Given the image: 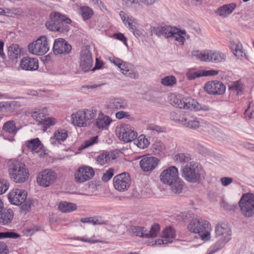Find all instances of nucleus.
Instances as JSON below:
<instances>
[{"mask_svg":"<svg viewBox=\"0 0 254 254\" xmlns=\"http://www.w3.org/2000/svg\"><path fill=\"white\" fill-rule=\"evenodd\" d=\"M153 33L158 36H162L166 38L172 37L182 45H184L185 41V38L184 36H186L188 39L190 37L185 30H180L170 26L154 27Z\"/></svg>","mask_w":254,"mask_h":254,"instance_id":"1","label":"nucleus"},{"mask_svg":"<svg viewBox=\"0 0 254 254\" xmlns=\"http://www.w3.org/2000/svg\"><path fill=\"white\" fill-rule=\"evenodd\" d=\"M182 177L191 183H199L204 170L200 164L195 162H190L181 169Z\"/></svg>","mask_w":254,"mask_h":254,"instance_id":"2","label":"nucleus"},{"mask_svg":"<svg viewBox=\"0 0 254 254\" xmlns=\"http://www.w3.org/2000/svg\"><path fill=\"white\" fill-rule=\"evenodd\" d=\"M10 178L16 183H23L28 178L29 171L25 164L18 160H12L9 165Z\"/></svg>","mask_w":254,"mask_h":254,"instance_id":"3","label":"nucleus"},{"mask_svg":"<svg viewBox=\"0 0 254 254\" xmlns=\"http://www.w3.org/2000/svg\"><path fill=\"white\" fill-rule=\"evenodd\" d=\"M27 192L24 190L15 189L12 190L8 194V199L11 203L20 205L21 210L26 213L30 211L33 205V201L27 198Z\"/></svg>","mask_w":254,"mask_h":254,"instance_id":"4","label":"nucleus"},{"mask_svg":"<svg viewBox=\"0 0 254 254\" xmlns=\"http://www.w3.org/2000/svg\"><path fill=\"white\" fill-rule=\"evenodd\" d=\"M188 229L191 233L198 234L203 241L210 239L211 224L207 220L193 219L189 223Z\"/></svg>","mask_w":254,"mask_h":254,"instance_id":"5","label":"nucleus"},{"mask_svg":"<svg viewBox=\"0 0 254 254\" xmlns=\"http://www.w3.org/2000/svg\"><path fill=\"white\" fill-rule=\"evenodd\" d=\"M216 237L218 240L213 245L214 252L223 248L231 239L232 231L230 227L226 223H221L215 227Z\"/></svg>","mask_w":254,"mask_h":254,"instance_id":"6","label":"nucleus"},{"mask_svg":"<svg viewBox=\"0 0 254 254\" xmlns=\"http://www.w3.org/2000/svg\"><path fill=\"white\" fill-rule=\"evenodd\" d=\"M97 114L95 110H80L71 115L73 125L79 127H86L93 122V119Z\"/></svg>","mask_w":254,"mask_h":254,"instance_id":"7","label":"nucleus"},{"mask_svg":"<svg viewBox=\"0 0 254 254\" xmlns=\"http://www.w3.org/2000/svg\"><path fill=\"white\" fill-rule=\"evenodd\" d=\"M239 206L242 214L245 217L253 216L254 215V194H243L239 200Z\"/></svg>","mask_w":254,"mask_h":254,"instance_id":"8","label":"nucleus"},{"mask_svg":"<svg viewBox=\"0 0 254 254\" xmlns=\"http://www.w3.org/2000/svg\"><path fill=\"white\" fill-rule=\"evenodd\" d=\"M29 52L36 56H43L49 50V41L46 36H41L27 47Z\"/></svg>","mask_w":254,"mask_h":254,"instance_id":"9","label":"nucleus"},{"mask_svg":"<svg viewBox=\"0 0 254 254\" xmlns=\"http://www.w3.org/2000/svg\"><path fill=\"white\" fill-rule=\"evenodd\" d=\"M57 174L52 169H45L41 171L37 177L38 184L43 187L52 185L56 180Z\"/></svg>","mask_w":254,"mask_h":254,"instance_id":"10","label":"nucleus"},{"mask_svg":"<svg viewBox=\"0 0 254 254\" xmlns=\"http://www.w3.org/2000/svg\"><path fill=\"white\" fill-rule=\"evenodd\" d=\"M116 131L119 139L126 143L134 140L137 136V132L128 125H122Z\"/></svg>","mask_w":254,"mask_h":254,"instance_id":"11","label":"nucleus"},{"mask_svg":"<svg viewBox=\"0 0 254 254\" xmlns=\"http://www.w3.org/2000/svg\"><path fill=\"white\" fill-rule=\"evenodd\" d=\"M131 183L130 176L126 172L116 176L113 179V184L115 188L120 191H124L129 187Z\"/></svg>","mask_w":254,"mask_h":254,"instance_id":"12","label":"nucleus"},{"mask_svg":"<svg viewBox=\"0 0 254 254\" xmlns=\"http://www.w3.org/2000/svg\"><path fill=\"white\" fill-rule=\"evenodd\" d=\"M93 60L90 50L87 48L82 50L80 56V67L84 72L89 71L92 67Z\"/></svg>","mask_w":254,"mask_h":254,"instance_id":"13","label":"nucleus"},{"mask_svg":"<svg viewBox=\"0 0 254 254\" xmlns=\"http://www.w3.org/2000/svg\"><path fill=\"white\" fill-rule=\"evenodd\" d=\"M179 179L178 170L175 166H171L163 170L160 175V181L164 184L168 185Z\"/></svg>","mask_w":254,"mask_h":254,"instance_id":"14","label":"nucleus"},{"mask_svg":"<svg viewBox=\"0 0 254 254\" xmlns=\"http://www.w3.org/2000/svg\"><path fill=\"white\" fill-rule=\"evenodd\" d=\"M94 174L92 168L89 166L81 167L75 174V179L77 182L83 183L92 179Z\"/></svg>","mask_w":254,"mask_h":254,"instance_id":"15","label":"nucleus"},{"mask_svg":"<svg viewBox=\"0 0 254 254\" xmlns=\"http://www.w3.org/2000/svg\"><path fill=\"white\" fill-rule=\"evenodd\" d=\"M204 90L209 94L221 95L225 92L226 87L220 81H211L205 84Z\"/></svg>","mask_w":254,"mask_h":254,"instance_id":"16","label":"nucleus"},{"mask_svg":"<svg viewBox=\"0 0 254 254\" xmlns=\"http://www.w3.org/2000/svg\"><path fill=\"white\" fill-rule=\"evenodd\" d=\"M71 50V46L63 38L56 39L53 46V52L55 55L67 54Z\"/></svg>","mask_w":254,"mask_h":254,"instance_id":"17","label":"nucleus"},{"mask_svg":"<svg viewBox=\"0 0 254 254\" xmlns=\"http://www.w3.org/2000/svg\"><path fill=\"white\" fill-rule=\"evenodd\" d=\"M244 89L245 85L240 80L231 82L228 85L230 96L235 100H238V97L243 94Z\"/></svg>","mask_w":254,"mask_h":254,"instance_id":"18","label":"nucleus"},{"mask_svg":"<svg viewBox=\"0 0 254 254\" xmlns=\"http://www.w3.org/2000/svg\"><path fill=\"white\" fill-rule=\"evenodd\" d=\"M159 160L154 157H146L139 162L141 169L144 172H151L158 165Z\"/></svg>","mask_w":254,"mask_h":254,"instance_id":"19","label":"nucleus"},{"mask_svg":"<svg viewBox=\"0 0 254 254\" xmlns=\"http://www.w3.org/2000/svg\"><path fill=\"white\" fill-rule=\"evenodd\" d=\"M20 64L22 69L27 71H35L39 67L38 60L29 57H23L20 61Z\"/></svg>","mask_w":254,"mask_h":254,"instance_id":"20","label":"nucleus"},{"mask_svg":"<svg viewBox=\"0 0 254 254\" xmlns=\"http://www.w3.org/2000/svg\"><path fill=\"white\" fill-rule=\"evenodd\" d=\"M61 18H64V15L58 12H52L50 15L49 19L46 22L45 25L50 31H57Z\"/></svg>","mask_w":254,"mask_h":254,"instance_id":"21","label":"nucleus"},{"mask_svg":"<svg viewBox=\"0 0 254 254\" xmlns=\"http://www.w3.org/2000/svg\"><path fill=\"white\" fill-rule=\"evenodd\" d=\"M179 108L187 110H198L200 105L194 100L190 97H184L182 95V99L179 105Z\"/></svg>","mask_w":254,"mask_h":254,"instance_id":"22","label":"nucleus"},{"mask_svg":"<svg viewBox=\"0 0 254 254\" xmlns=\"http://www.w3.org/2000/svg\"><path fill=\"white\" fill-rule=\"evenodd\" d=\"M68 136V132L64 129L60 128L56 130L54 134L50 138V143L53 145H59L64 141Z\"/></svg>","mask_w":254,"mask_h":254,"instance_id":"23","label":"nucleus"},{"mask_svg":"<svg viewBox=\"0 0 254 254\" xmlns=\"http://www.w3.org/2000/svg\"><path fill=\"white\" fill-rule=\"evenodd\" d=\"M181 123L186 127L192 129L200 127L201 122L196 117L186 116L181 119Z\"/></svg>","mask_w":254,"mask_h":254,"instance_id":"24","label":"nucleus"},{"mask_svg":"<svg viewBox=\"0 0 254 254\" xmlns=\"http://www.w3.org/2000/svg\"><path fill=\"white\" fill-rule=\"evenodd\" d=\"M119 68L122 73L127 77L134 79H136L138 77V72L129 63L123 61Z\"/></svg>","mask_w":254,"mask_h":254,"instance_id":"25","label":"nucleus"},{"mask_svg":"<svg viewBox=\"0 0 254 254\" xmlns=\"http://www.w3.org/2000/svg\"><path fill=\"white\" fill-rule=\"evenodd\" d=\"M108 108L112 110L126 109L128 107L127 101L122 98H114L111 99L107 103Z\"/></svg>","mask_w":254,"mask_h":254,"instance_id":"26","label":"nucleus"},{"mask_svg":"<svg viewBox=\"0 0 254 254\" xmlns=\"http://www.w3.org/2000/svg\"><path fill=\"white\" fill-rule=\"evenodd\" d=\"M175 237L176 232L175 230L172 227H168L163 232V239H159L157 242L159 245L171 243Z\"/></svg>","mask_w":254,"mask_h":254,"instance_id":"27","label":"nucleus"},{"mask_svg":"<svg viewBox=\"0 0 254 254\" xmlns=\"http://www.w3.org/2000/svg\"><path fill=\"white\" fill-rule=\"evenodd\" d=\"M112 122L111 119L102 113L98 115L94 125L99 129H104L107 127Z\"/></svg>","mask_w":254,"mask_h":254,"instance_id":"28","label":"nucleus"},{"mask_svg":"<svg viewBox=\"0 0 254 254\" xmlns=\"http://www.w3.org/2000/svg\"><path fill=\"white\" fill-rule=\"evenodd\" d=\"M116 154L114 152L105 151L100 153L96 158L97 162L101 165H104L111 160L115 159Z\"/></svg>","mask_w":254,"mask_h":254,"instance_id":"29","label":"nucleus"},{"mask_svg":"<svg viewBox=\"0 0 254 254\" xmlns=\"http://www.w3.org/2000/svg\"><path fill=\"white\" fill-rule=\"evenodd\" d=\"M13 217V212L11 209H2L0 211V224L7 225L10 223Z\"/></svg>","mask_w":254,"mask_h":254,"instance_id":"30","label":"nucleus"},{"mask_svg":"<svg viewBox=\"0 0 254 254\" xmlns=\"http://www.w3.org/2000/svg\"><path fill=\"white\" fill-rule=\"evenodd\" d=\"M236 7V4L231 3L223 5L218 8L216 11L217 15L222 17H225L231 14Z\"/></svg>","mask_w":254,"mask_h":254,"instance_id":"31","label":"nucleus"},{"mask_svg":"<svg viewBox=\"0 0 254 254\" xmlns=\"http://www.w3.org/2000/svg\"><path fill=\"white\" fill-rule=\"evenodd\" d=\"M200 131L205 134L213 135L218 131V128L207 122L201 121Z\"/></svg>","mask_w":254,"mask_h":254,"instance_id":"32","label":"nucleus"},{"mask_svg":"<svg viewBox=\"0 0 254 254\" xmlns=\"http://www.w3.org/2000/svg\"><path fill=\"white\" fill-rule=\"evenodd\" d=\"M41 145V142L38 138L32 139L26 142V145L27 148L33 153H38L39 152L38 149H40Z\"/></svg>","mask_w":254,"mask_h":254,"instance_id":"33","label":"nucleus"},{"mask_svg":"<svg viewBox=\"0 0 254 254\" xmlns=\"http://www.w3.org/2000/svg\"><path fill=\"white\" fill-rule=\"evenodd\" d=\"M59 209L64 213H69L77 209L76 204L67 201H62L59 204Z\"/></svg>","mask_w":254,"mask_h":254,"instance_id":"34","label":"nucleus"},{"mask_svg":"<svg viewBox=\"0 0 254 254\" xmlns=\"http://www.w3.org/2000/svg\"><path fill=\"white\" fill-rule=\"evenodd\" d=\"M191 56L195 57L196 59L203 62H210V50H206L202 52L194 51L191 53Z\"/></svg>","mask_w":254,"mask_h":254,"instance_id":"35","label":"nucleus"},{"mask_svg":"<svg viewBox=\"0 0 254 254\" xmlns=\"http://www.w3.org/2000/svg\"><path fill=\"white\" fill-rule=\"evenodd\" d=\"M230 48L234 54L238 58L242 57L245 53L243 51V47L239 41H232L230 43Z\"/></svg>","mask_w":254,"mask_h":254,"instance_id":"36","label":"nucleus"},{"mask_svg":"<svg viewBox=\"0 0 254 254\" xmlns=\"http://www.w3.org/2000/svg\"><path fill=\"white\" fill-rule=\"evenodd\" d=\"M2 129L13 135H15L19 129L16 127L15 122L12 120L5 122L3 125Z\"/></svg>","mask_w":254,"mask_h":254,"instance_id":"37","label":"nucleus"},{"mask_svg":"<svg viewBox=\"0 0 254 254\" xmlns=\"http://www.w3.org/2000/svg\"><path fill=\"white\" fill-rule=\"evenodd\" d=\"M47 109L43 108L41 109H37L31 114L32 117L40 124L43 122V120L47 114Z\"/></svg>","mask_w":254,"mask_h":254,"instance_id":"38","label":"nucleus"},{"mask_svg":"<svg viewBox=\"0 0 254 254\" xmlns=\"http://www.w3.org/2000/svg\"><path fill=\"white\" fill-rule=\"evenodd\" d=\"M71 22V20L68 18L65 17V16L64 15V18H61L60 23L58 25L59 28L57 30V32L60 33H64L67 32L69 27L68 24Z\"/></svg>","mask_w":254,"mask_h":254,"instance_id":"39","label":"nucleus"},{"mask_svg":"<svg viewBox=\"0 0 254 254\" xmlns=\"http://www.w3.org/2000/svg\"><path fill=\"white\" fill-rule=\"evenodd\" d=\"M183 182L179 178L173 181L168 185H169L172 191L176 194H179L182 191L183 188Z\"/></svg>","mask_w":254,"mask_h":254,"instance_id":"40","label":"nucleus"},{"mask_svg":"<svg viewBox=\"0 0 254 254\" xmlns=\"http://www.w3.org/2000/svg\"><path fill=\"white\" fill-rule=\"evenodd\" d=\"M149 143L150 142L149 140L144 134L140 135L138 138L134 140V144L141 149H144L147 147Z\"/></svg>","mask_w":254,"mask_h":254,"instance_id":"41","label":"nucleus"},{"mask_svg":"<svg viewBox=\"0 0 254 254\" xmlns=\"http://www.w3.org/2000/svg\"><path fill=\"white\" fill-rule=\"evenodd\" d=\"M210 62H222L225 60V56L219 52L210 50Z\"/></svg>","mask_w":254,"mask_h":254,"instance_id":"42","label":"nucleus"},{"mask_svg":"<svg viewBox=\"0 0 254 254\" xmlns=\"http://www.w3.org/2000/svg\"><path fill=\"white\" fill-rule=\"evenodd\" d=\"M202 73V70L190 68L187 71L186 76L189 80H194L196 78L203 76Z\"/></svg>","mask_w":254,"mask_h":254,"instance_id":"43","label":"nucleus"},{"mask_svg":"<svg viewBox=\"0 0 254 254\" xmlns=\"http://www.w3.org/2000/svg\"><path fill=\"white\" fill-rule=\"evenodd\" d=\"M20 49L18 45L13 44L8 49V55L12 60L17 59L20 54Z\"/></svg>","mask_w":254,"mask_h":254,"instance_id":"44","label":"nucleus"},{"mask_svg":"<svg viewBox=\"0 0 254 254\" xmlns=\"http://www.w3.org/2000/svg\"><path fill=\"white\" fill-rule=\"evenodd\" d=\"M146 231L144 227L140 226H132L130 228V233L136 236L146 238Z\"/></svg>","mask_w":254,"mask_h":254,"instance_id":"45","label":"nucleus"},{"mask_svg":"<svg viewBox=\"0 0 254 254\" xmlns=\"http://www.w3.org/2000/svg\"><path fill=\"white\" fill-rule=\"evenodd\" d=\"M79 13L84 20L90 19L93 14L92 10L88 6L81 7L79 9Z\"/></svg>","mask_w":254,"mask_h":254,"instance_id":"46","label":"nucleus"},{"mask_svg":"<svg viewBox=\"0 0 254 254\" xmlns=\"http://www.w3.org/2000/svg\"><path fill=\"white\" fill-rule=\"evenodd\" d=\"M174 159L176 161L185 163L189 162L191 159V158L190 155L189 153H180L175 155Z\"/></svg>","mask_w":254,"mask_h":254,"instance_id":"47","label":"nucleus"},{"mask_svg":"<svg viewBox=\"0 0 254 254\" xmlns=\"http://www.w3.org/2000/svg\"><path fill=\"white\" fill-rule=\"evenodd\" d=\"M177 79L173 75L167 76L161 79V83L165 86H172L176 84Z\"/></svg>","mask_w":254,"mask_h":254,"instance_id":"48","label":"nucleus"},{"mask_svg":"<svg viewBox=\"0 0 254 254\" xmlns=\"http://www.w3.org/2000/svg\"><path fill=\"white\" fill-rule=\"evenodd\" d=\"M160 229L159 224H155L152 226L149 232L146 231V238H154L157 237Z\"/></svg>","mask_w":254,"mask_h":254,"instance_id":"49","label":"nucleus"},{"mask_svg":"<svg viewBox=\"0 0 254 254\" xmlns=\"http://www.w3.org/2000/svg\"><path fill=\"white\" fill-rule=\"evenodd\" d=\"M165 149L164 144L161 141H156L152 145V150L155 154H159Z\"/></svg>","mask_w":254,"mask_h":254,"instance_id":"50","label":"nucleus"},{"mask_svg":"<svg viewBox=\"0 0 254 254\" xmlns=\"http://www.w3.org/2000/svg\"><path fill=\"white\" fill-rule=\"evenodd\" d=\"M20 237V235L14 232L6 231L0 232V239L4 238H10L16 239Z\"/></svg>","mask_w":254,"mask_h":254,"instance_id":"51","label":"nucleus"},{"mask_svg":"<svg viewBox=\"0 0 254 254\" xmlns=\"http://www.w3.org/2000/svg\"><path fill=\"white\" fill-rule=\"evenodd\" d=\"M125 24L129 28L131 32L135 27L136 22V20L132 17H127L126 22Z\"/></svg>","mask_w":254,"mask_h":254,"instance_id":"52","label":"nucleus"},{"mask_svg":"<svg viewBox=\"0 0 254 254\" xmlns=\"http://www.w3.org/2000/svg\"><path fill=\"white\" fill-rule=\"evenodd\" d=\"M98 136H92L89 139L86 140L84 144L82 145L83 148H87L90 146L93 145L98 142Z\"/></svg>","mask_w":254,"mask_h":254,"instance_id":"53","label":"nucleus"},{"mask_svg":"<svg viewBox=\"0 0 254 254\" xmlns=\"http://www.w3.org/2000/svg\"><path fill=\"white\" fill-rule=\"evenodd\" d=\"M114 169L110 168L107 170L103 175L102 180L104 182H107L110 180L114 175Z\"/></svg>","mask_w":254,"mask_h":254,"instance_id":"54","label":"nucleus"},{"mask_svg":"<svg viewBox=\"0 0 254 254\" xmlns=\"http://www.w3.org/2000/svg\"><path fill=\"white\" fill-rule=\"evenodd\" d=\"M181 99L182 95L179 94H172L169 96L170 103L173 106H176V104L178 102V101H179V100H181Z\"/></svg>","mask_w":254,"mask_h":254,"instance_id":"55","label":"nucleus"},{"mask_svg":"<svg viewBox=\"0 0 254 254\" xmlns=\"http://www.w3.org/2000/svg\"><path fill=\"white\" fill-rule=\"evenodd\" d=\"M56 119L53 118H49L45 116L43 122L41 123L42 125L49 127L50 126H53L56 124Z\"/></svg>","mask_w":254,"mask_h":254,"instance_id":"56","label":"nucleus"},{"mask_svg":"<svg viewBox=\"0 0 254 254\" xmlns=\"http://www.w3.org/2000/svg\"><path fill=\"white\" fill-rule=\"evenodd\" d=\"M170 117L171 120L175 122H179L181 123V119L183 117H185V116H181L179 113H178L175 111H173L171 112L170 115Z\"/></svg>","mask_w":254,"mask_h":254,"instance_id":"57","label":"nucleus"},{"mask_svg":"<svg viewBox=\"0 0 254 254\" xmlns=\"http://www.w3.org/2000/svg\"><path fill=\"white\" fill-rule=\"evenodd\" d=\"M147 129L150 130L153 132H157V133L161 132L164 131L163 128L160 127V126H158L157 125H154V124L150 125L148 127Z\"/></svg>","mask_w":254,"mask_h":254,"instance_id":"58","label":"nucleus"},{"mask_svg":"<svg viewBox=\"0 0 254 254\" xmlns=\"http://www.w3.org/2000/svg\"><path fill=\"white\" fill-rule=\"evenodd\" d=\"M116 117L119 120H121L124 118L129 119L130 118V115L127 112L122 111L116 113Z\"/></svg>","mask_w":254,"mask_h":254,"instance_id":"59","label":"nucleus"},{"mask_svg":"<svg viewBox=\"0 0 254 254\" xmlns=\"http://www.w3.org/2000/svg\"><path fill=\"white\" fill-rule=\"evenodd\" d=\"M8 183L4 181H0V194L4 193L8 189Z\"/></svg>","mask_w":254,"mask_h":254,"instance_id":"60","label":"nucleus"},{"mask_svg":"<svg viewBox=\"0 0 254 254\" xmlns=\"http://www.w3.org/2000/svg\"><path fill=\"white\" fill-rule=\"evenodd\" d=\"M9 250L6 244L2 241H0V254H8Z\"/></svg>","mask_w":254,"mask_h":254,"instance_id":"61","label":"nucleus"},{"mask_svg":"<svg viewBox=\"0 0 254 254\" xmlns=\"http://www.w3.org/2000/svg\"><path fill=\"white\" fill-rule=\"evenodd\" d=\"M220 182L223 186H227L233 182V179L230 177H222L220 179Z\"/></svg>","mask_w":254,"mask_h":254,"instance_id":"62","label":"nucleus"},{"mask_svg":"<svg viewBox=\"0 0 254 254\" xmlns=\"http://www.w3.org/2000/svg\"><path fill=\"white\" fill-rule=\"evenodd\" d=\"M4 13L3 15L14 17L16 15V9H9L8 8L4 9Z\"/></svg>","mask_w":254,"mask_h":254,"instance_id":"63","label":"nucleus"},{"mask_svg":"<svg viewBox=\"0 0 254 254\" xmlns=\"http://www.w3.org/2000/svg\"><path fill=\"white\" fill-rule=\"evenodd\" d=\"M203 76H212L217 75L218 73V70H202Z\"/></svg>","mask_w":254,"mask_h":254,"instance_id":"64","label":"nucleus"}]
</instances>
